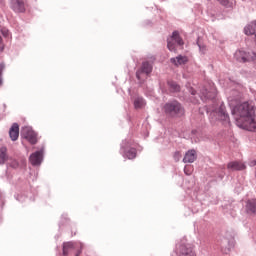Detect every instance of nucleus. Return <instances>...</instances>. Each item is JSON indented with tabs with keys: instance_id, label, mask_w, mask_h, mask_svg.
Returning a JSON list of instances; mask_svg holds the SVG:
<instances>
[{
	"instance_id": "obj_12",
	"label": "nucleus",
	"mask_w": 256,
	"mask_h": 256,
	"mask_svg": "<svg viewBox=\"0 0 256 256\" xmlns=\"http://www.w3.org/2000/svg\"><path fill=\"white\" fill-rule=\"evenodd\" d=\"M188 62H189V58L183 55H178L177 57L170 59V63H172L176 67H179V65H185Z\"/></svg>"
},
{
	"instance_id": "obj_15",
	"label": "nucleus",
	"mask_w": 256,
	"mask_h": 256,
	"mask_svg": "<svg viewBox=\"0 0 256 256\" xmlns=\"http://www.w3.org/2000/svg\"><path fill=\"white\" fill-rule=\"evenodd\" d=\"M228 169H231L232 171H243L245 170V164L238 161L230 162L228 163Z\"/></svg>"
},
{
	"instance_id": "obj_2",
	"label": "nucleus",
	"mask_w": 256,
	"mask_h": 256,
	"mask_svg": "<svg viewBox=\"0 0 256 256\" xmlns=\"http://www.w3.org/2000/svg\"><path fill=\"white\" fill-rule=\"evenodd\" d=\"M163 111L168 117H183L185 115V109H183L181 103L177 101L166 103L163 107Z\"/></svg>"
},
{
	"instance_id": "obj_22",
	"label": "nucleus",
	"mask_w": 256,
	"mask_h": 256,
	"mask_svg": "<svg viewBox=\"0 0 256 256\" xmlns=\"http://www.w3.org/2000/svg\"><path fill=\"white\" fill-rule=\"evenodd\" d=\"M168 85L170 87V90L173 92L180 91V89H181V87L175 82H168Z\"/></svg>"
},
{
	"instance_id": "obj_8",
	"label": "nucleus",
	"mask_w": 256,
	"mask_h": 256,
	"mask_svg": "<svg viewBox=\"0 0 256 256\" xmlns=\"http://www.w3.org/2000/svg\"><path fill=\"white\" fill-rule=\"evenodd\" d=\"M178 256H197L193 247L189 245H179L177 247Z\"/></svg>"
},
{
	"instance_id": "obj_4",
	"label": "nucleus",
	"mask_w": 256,
	"mask_h": 256,
	"mask_svg": "<svg viewBox=\"0 0 256 256\" xmlns=\"http://www.w3.org/2000/svg\"><path fill=\"white\" fill-rule=\"evenodd\" d=\"M153 71V65L149 62H143L141 68L136 72V77L138 81L142 79H147V76Z\"/></svg>"
},
{
	"instance_id": "obj_5",
	"label": "nucleus",
	"mask_w": 256,
	"mask_h": 256,
	"mask_svg": "<svg viewBox=\"0 0 256 256\" xmlns=\"http://www.w3.org/2000/svg\"><path fill=\"white\" fill-rule=\"evenodd\" d=\"M21 135L26 139V141L30 142L31 145H35L37 143V133L33 131V128L29 126H25L21 130Z\"/></svg>"
},
{
	"instance_id": "obj_29",
	"label": "nucleus",
	"mask_w": 256,
	"mask_h": 256,
	"mask_svg": "<svg viewBox=\"0 0 256 256\" xmlns=\"http://www.w3.org/2000/svg\"><path fill=\"white\" fill-rule=\"evenodd\" d=\"M12 167H19V163L14 162V163L12 164Z\"/></svg>"
},
{
	"instance_id": "obj_20",
	"label": "nucleus",
	"mask_w": 256,
	"mask_h": 256,
	"mask_svg": "<svg viewBox=\"0 0 256 256\" xmlns=\"http://www.w3.org/2000/svg\"><path fill=\"white\" fill-rule=\"evenodd\" d=\"M216 95L217 93L215 92V89H212L211 91L204 90L202 92V97H204L205 99H215Z\"/></svg>"
},
{
	"instance_id": "obj_25",
	"label": "nucleus",
	"mask_w": 256,
	"mask_h": 256,
	"mask_svg": "<svg viewBox=\"0 0 256 256\" xmlns=\"http://www.w3.org/2000/svg\"><path fill=\"white\" fill-rule=\"evenodd\" d=\"M174 159L175 161H179V159H181V152H175Z\"/></svg>"
},
{
	"instance_id": "obj_17",
	"label": "nucleus",
	"mask_w": 256,
	"mask_h": 256,
	"mask_svg": "<svg viewBox=\"0 0 256 256\" xmlns=\"http://www.w3.org/2000/svg\"><path fill=\"white\" fill-rule=\"evenodd\" d=\"M245 35H255L256 33V22H252L244 28Z\"/></svg>"
},
{
	"instance_id": "obj_18",
	"label": "nucleus",
	"mask_w": 256,
	"mask_h": 256,
	"mask_svg": "<svg viewBox=\"0 0 256 256\" xmlns=\"http://www.w3.org/2000/svg\"><path fill=\"white\" fill-rule=\"evenodd\" d=\"M7 159H9V156L7 155V148H0V165H5Z\"/></svg>"
},
{
	"instance_id": "obj_26",
	"label": "nucleus",
	"mask_w": 256,
	"mask_h": 256,
	"mask_svg": "<svg viewBox=\"0 0 256 256\" xmlns=\"http://www.w3.org/2000/svg\"><path fill=\"white\" fill-rule=\"evenodd\" d=\"M199 49H200L201 53H203V55H205V53H207V46H199Z\"/></svg>"
},
{
	"instance_id": "obj_30",
	"label": "nucleus",
	"mask_w": 256,
	"mask_h": 256,
	"mask_svg": "<svg viewBox=\"0 0 256 256\" xmlns=\"http://www.w3.org/2000/svg\"><path fill=\"white\" fill-rule=\"evenodd\" d=\"M79 255H81V249L78 250V251L75 253V256H79Z\"/></svg>"
},
{
	"instance_id": "obj_24",
	"label": "nucleus",
	"mask_w": 256,
	"mask_h": 256,
	"mask_svg": "<svg viewBox=\"0 0 256 256\" xmlns=\"http://www.w3.org/2000/svg\"><path fill=\"white\" fill-rule=\"evenodd\" d=\"M5 69V64H0V85H2L3 80H1V75H3V70Z\"/></svg>"
},
{
	"instance_id": "obj_31",
	"label": "nucleus",
	"mask_w": 256,
	"mask_h": 256,
	"mask_svg": "<svg viewBox=\"0 0 256 256\" xmlns=\"http://www.w3.org/2000/svg\"><path fill=\"white\" fill-rule=\"evenodd\" d=\"M195 93H196L195 90H192V91H191V94H192V95H195Z\"/></svg>"
},
{
	"instance_id": "obj_21",
	"label": "nucleus",
	"mask_w": 256,
	"mask_h": 256,
	"mask_svg": "<svg viewBox=\"0 0 256 256\" xmlns=\"http://www.w3.org/2000/svg\"><path fill=\"white\" fill-rule=\"evenodd\" d=\"M127 159H135L137 157V150L132 148L126 152Z\"/></svg>"
},
{
	"instance_id": "obj_19",
	"label": "nucleus",
	"mask_w": 256,
	"mask_h": 256,
	"mask_svg": "<svg viewBox=\"0 0 256 256\" xmlns=\"http://www.w3.org/2000/svg\"><path fill=\"white\" fill-rule=\"evenodd\" d=\"M145 105H147V103H145V99H143L142 97H137L134 100L135 109H143V107H145Z\"/></svg>"
},
{
	"instance_id": "obj_6",
	"label": "nucleus",
	"mask_w": 256,
	"mask_h": 256,
	"mask_svg": "<svg viewBox=\"0 0 256 256\" xmlns=\"http://www.w3.org/2000/svg\"><path fill=\"white\" fill-rule=\"evenodd\" d=\"M234 56L236 61H238L239 63H249L250 61H255L256 59V53H253V56H251L250 53L243 50L236 51Z\"/></svg>"
},
{
	"instance_id": "obj_23",
	"label": "nucleus",
	"mask_w": 256,
	"mask_h": 256,
	"mask_svg": "<svg viewBox=\"0 0 256 256\" xmlns=\"http://www.w3.org/2000/svg\"><path fill=\"white\" fill-rule=\"evenodd\" d=\"M185 175H191L193 173V166L187 165L184 167Z\"/></svg>"
},
{
	"instance_id": "obj_7",
	"label": "nucleus",
	"mask_w": 256,
	"mask_h": 256,
	"mask_svg": "<svg viewBox=\"0 0 256 256\" xmlns=\"http://www.w3.org/2000/svg\"><path fill=\"white\" fill-rule=\"evenodd\" d=\"M212 121H229V114L225 112V106L221 105L218 110L211 113Z\"/></svg>"
},
{
	"instance_id": "obj_11",
	"label": "nucleus",
	"mask_w": 256,
	"mask_h": 256,
	"mask_svg": "<svg viewBox=\"0 0 256 256\" xmlns=\"http://www.w3.org/2000/svg\"><path fill=\"white\" fill-rule=\"evenodd\" d=\"M12 9L15 13H23L25 11V2L23 0H12Z\"/></svg>"
},
{
	"instance_id": "obj_1",
	"label": "nucleus",
	"mask_w": 256,
	"mask_h": 256,
	"mask_svg": "<svg viewBox=\"0 0 256 256\" xmlns=\"http://www.w3.org/2000/svg\"><path fill=\"white\" fill-rule=\"evenodd\" d=\"M232 115H234L236 124L240 129L256 131L255 106L253 103L244 102L236 105L232 109Z\"/></svg>"
},
{
	"instance_id": "obj_10",
	"label": "nucleus",
	"mask_w": 256,
	"mask_h": 256,
	"mask_svg": "<svg viewBox=\"0 0 256 256\" xmlns=\"http://www.w3.org/2000/svg\"><path fill=\"white\" fill-rule=\"evenodd\" d=\"M43 161V150L37 151L30 156L31 165H41Z\"/></svg>"
},
{
	"instance_id": "obj_27",
	"label": "nucleus",
	"mask_w": 256,
	"mask_h": 256,
	"mask_svg": "<svg viewBox=\"0 0 256 256\" xmlns=\"http://www.w3.org/2000/svg\"><path fill=\"white\" fill-rule=\"evenodd\" d=\"M1 32H2V35H4V37H9V30L2 29Z\"/></svg>"
},
{
	"instance_id": "obj_16",
	"label": "nucleus",
	"mask_w": 256,
	"mask_h": 256,
	"mask_svg": "<svg viewBox=\"0 0 256 256\" xmlns=\"http://www.w3.org/2000/svg\"><path fill=\"white\" fill-rule=\"evenodd\" d=\"M247 213L256 215V199H250L246 203Z\"/></svg>"
},
{
	"instance_id": "obj_9",
	"label": "nucleus",
	"mask_w": 256,
	"mask_h": 256,
	"mask_svg": "<svg viewBox=\"0 0 256 256\" xmlns=\"http://www.w3.org/2000/svg\"><path fill=\"white\" fill-rule=\"evenodd\" d=\"M74 249H83V244H75L73 242H66L63 244V255H69L70 251H74Z\"/></svg>"
},
{
	"instance_id": "obj_3",
	"label": "nucleus",
	"mask_w": 256,
	"mask_h": 256,
	"mask_svg": "<svg viewBox=\"0 0 256 256\" xmlns=\"http://www.w3.org/2000/svg\"><path fill=\"white\" fill-rule=\"evenodd\" d=\"M177 44L180 47H183V45L185 43L183 42V39L181 38V36H179V32L174 31L172 36L170 38H168L167 48L169 49V51H173L174 53H176L177 52V47H176Z\"/></svg>"
},
{
	"instance_id": "obj_28",
	"label": "nucleus",
	"mask_w": 256,
	"mask_h": 256,
	"mask_svg": "<svg viewBox=\"0 0 256 256\" xmlns=\"http://www.w3.org/2000/svg\"><path fill=\"white\" fill-rule=\"evenodd\" d=\"M221 5H229V0H218Z\"/></svg>"
},
{
	"instance_id": "obj_14",
	"label": "nucleus",
	"mask_w": 256,
	"mask_h": 256,
	"mask_svg": "<svg viewBox=\"0 0 256 256\" xmlns=\"http://www.w3.org/2000/svg\"><path fill=\"white\" fill-rule=\"evenodd\" d=\"M10 138L13 141H17L19 139V124L14 123L9 131Z\"/></svg>"
},
{
	"instance_id": "obj_13",
	"label": "nucleus",
	"mask_w": 256,
	"mask_h": 256,
	"mask_svg": "<svg viewBox=\"0 0 256 256\" xmlns=\"http://www.w3.org/2000/svg\"><path fill=\"white\" fill-rule=\"evenodd\" d=\"M197 159V152L195 150H189L186 152L183 162L184 163H194V161Z\"/></svg>"
}]
</instances>
